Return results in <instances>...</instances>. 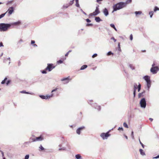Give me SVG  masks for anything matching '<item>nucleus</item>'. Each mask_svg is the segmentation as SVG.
<instances>
[{
  "mask_svg": "<svg viewBox=\"0 0 159 159\" xmlns=\"http://www.w3.org/2000/svg\"><path fill=\"white\" fill-rule=\"evenodd\" d=\"M33 46L34 47H37V45L35 44H33Z\"/></svg>",
  "mask_w": 159,
  "mask_h": 159,
  "instance_id": "bf43d9fd",
  "label": "nucleus"
},
{
  "mask_svg": "<svg viewBox=\"0 0 159 159\" xmlns=\"http://www.w3.org/2000/svg\"><path fill=\"white\" fill-rule=\"evenodd\" d=\"M111 39H113L114 42H116V39L113 37H111Z\"/></svg>",
  "mask_w": 159,
  "mask_h": 159,
  "instance_id": "ea45409f",
  "label": "nucleus"
},
{
  "mask_svg": "<svg viewBox=\"0 0 159 159\" xmlns=\"http://www.w3.org/2000/svg\"><path fill=\"white\" fill-rule=\"evenodd\" d=\"M21 24V22L20 21H18L16 22L11 23L10 24L11 25V26L12 25H20Z\"/></svg>",
  "mask_w": 159,
  "mask_h": 159,
  "instance_id": "f8f14e48",
  "label": "nucleus"
},
{
  "mask_svg": "<svg viewBox=\"0 0 159 159\" xmlns=\"http://www.w3.org/2000/svg\"><path fill=\"white\" fill-rule=\"evenodd\" d=\"M69 77H67V78H63V79H61V80L62 81L66 80V83H68L69 82V80H70L69 79Z\"/></svg>",
  "mask_w": 159,
  "mask_h": 159,
  "instance_id": "4468645a",
  "label": "nucleus"
},
{
  "mask_svg": "<svg viewBox=\"0 0 159 159\" xmlns=\"http://www.w3.org/2000/svg\"><path fill=\"white\" fill-rule=\"evenodd\" d=\"M46 70H43L42 71V72L43 74H46L47 73Z\"/></svg>",
  "mask_w": 159,
  "mask_h": 159,
  "instance_id": "4c0bfd02",
  "label": "nucleus"
},
{
  "mask_svg": "<svg viewBox=\"0 0 159 159\" xmlns=\"http://www.w3.org/2000/svg\"><path fill=\"white\" fill-rule=\"evenodd\" d=\"M118 50L119 51H121V49H120V47H118Z\"/></svg>",
  "mask_w": 159,
  "mask_h": 159,
  "instance_id": "680f3d73",
  "label": "nucleus"
},
{
  "mask_svg": "<svg viewBox=\"0 0 159 159\" xmlns=\"http://www.w3.org/2000/svg\"><path fill=\"white\" fill-rule=\"evenodd\" d=\"M98 109L99 110H100L101 109V107H100V106H98Z\"/></svg>",
  "mask_w": 159,
  "mask_h": 159,
  "instance_id": "864d4df0",
  "label": "nucleus"
},
{
  "mask_svg": "<svg viewBox=\"0 0 159 159\" xmlns=\"http://www.w3.org/2000/svg\"><path fill=\"white\" fill-rule=\"evenodd\" d=\"M66 150V149L65 148H60L59 149V150Z\"/></svg>",
  "mask_w": 159,
  "mask_h": 159,
  "instance_id": "49530a36",
  "label": "nucleus"
},
{
  "mask_svg": "<svg viewBox=\"0 0 159 159\" xmlns=\"http://www.w3.org/2000/svg\"><path fill=\"white\" fill-rule=\"evenodd\" d=\"M87 67V66L86 65H84L81 66L80 68V70H83L85 69Z\"/></svg>",
  "mask_w": 159,
  "mask_h": 159,
  "instance_id": "412c9836",
  "label": "nucleus"
},
{
  "mask_svg": "<svg viewBox=\"0 0 159 159\" xmlns=\"http://www.w3.org/2000/svg\"><path fill=\"white\" fill-rule=\"evenodd\" d=\"M6 13H3L0 15V19L3 17L5 15Z\"/></svg>",
  "mask_w": 159,
  "mask_h": 159,
  "instance_id": "c756f323",
  "label": "nucleus"
},
{
  "mask_svg": "<svg viewBox=\"0 0 159 159\" xmlns=\"http://www.w3.org/2000/svg\"><path fill=\"white\" fill-rule=\"evenodd\" d=\"M111 54H113V53L111 52H109L108 53H107V55H111Z\"/></svg>",
  "mask_w": 159,
  "mask_h": 159,
  "instance_id": "a18cd8bd",
  "label": "nucleus"
},
{
  "mask_svg": "<svg viewBox=\"0 0 159 159\" xmlns=\"http://www.w3.org/2000/svg\"><path fill=\"white\" fill-rule=\"evenodd\" d=\"M132 2V0H127L125 2H124V3L125 4V7L127 5L131 3Z\"/></svg>",
  "mask_w": 159,
  "mask_h": 159,
  "instance_id": "2eb2a0df",
  "label": "nucleus"
},
{
  "mask_svg": "<svg viewBox=\"0 0 159 159\" xmlns=\"http://www.w3.org/2000/svg\"><path fill=\"white\" fill-rule=\"evenodd\" d=\"M143 93V92H142V93H139V94H138V97H139V98H140L142 96V94Z\"/></svg>",
  "mask_w": 159,
  "mask_h": 159,
  "instance_id": "2f4dec72",
  "label": "nucleus"
},
{
  "mask_svg": "<svg viewBox=\"0 0 159 159\" xmlns=\"http://www.w3.org/2000/svg\"><path fill=\"white\" fill-rule=\"evenodd\" d=\"M142 12L141 11H136L135 12L136 15L137 16L138 15H140L142 14Z\"/></svg>",
  "mask_w": 159,
  "mask_h": 159,
  "instance_id": "4be33fe9",
  "label": "nucleus"
},
{
  "mask_svg": "<svg viewBox=\"0 0 159 159\" xmlns=\"http://www.w3.org/2000/svg\"><path fill=\"white\" fill-rule=\"evenodd\" d=\"M97 56V54H96V53H95L94 54L93 56H92V57L93 58H94L96 57Z\"/></svg>",
  "mask_w": 159,
  "mask_h": 159,
  "instance_id": "c9c22d12",
  "label": "nucleus"
},
{
  "mask_svg": "<svg viewBox=\"0 0 159 159\" xmlns=\"http://www.w3.org/2000/svg\"><path fill=\"white\" fill-rule=\"evenodd\" d=\"M39 148V151H44L45 150L44 148L43 147L42 145H40Z\"/></svg>",
  "mask_w": 159,
  "mask_h": 159,
  "instance_id": "aec40b11",
  "label": "nucleus"
},
{
  "mask_svg": "<svg viewBox=\"0 0 159 159\" xmlns=\"http://www.w3.org/2000/svg\"><path fill=\"white\" fill-rule=\"evenodd\" d=\"M98 7H99V6H97L96 7V10H95V11H95V12L97 13L98 14L99 13H100V11L99 10Z\"/></svg>",
  "mask_w": 159,
  "mask_h": 159,
  "instance_id": "dca6fc26",
  "label": "nucleus"
},
{
  "mask_svg": "<svg viewBox=\"0 0 159 159\" xmlns=\"http://www.w3.org/2000/svg\"><path fill=\"white\" fill-rule=\"evenodd\" d=\"M20 92L21 93H26V94H29V93H28L27 92H26L25 91H21Z\"/></svg>",
  "mask_w": 159,
  "mask_h": 159,
  "instance_id": "473e14b6",
  "label": "nucleus"
},
{
  "mask_svg": "<svg viewBox=\"0 0 159 159\" xmlns=\"http://www.w3.org/2000/svg\"><path fill=\"white\" fill-rule=\"evenodd\" d=\"M138 85L136 84H135L134 85V90H135L136 91V89L137 88Z\"/></svg>",
  "mask_w": 159,
  "mask_h": 159,
  "instance_id": "b1692460",
  "label": "nucleus"
},
{
  "mask_svg": "<svg viewBox=\"0 0 159 159\" xmlns=\"http://www.w3.org/2000/svg\"><path fill=\"white\" fill-rule=\"evenodd\" d=\"M141 85L140 84H139L138 86V91L139 92L141 89Z\"/></svg>",
  "mask_w": 159,
  "mask_h": 159,
  "instance_id": "bb28decb",
  "label": "nucleus"
},
{
  "mask_svg": "<svg viewBox=\"0 0 159 159\" xmlns=\"http://www.w3.org/2000/svg\"><path fill=\"white\" fill-rule=\"evenodd\" d=\"M140 104L141 107L143 108H145L146 105V103L144 98H143L140 101Z\"/></svg>",
  "mask_w": 159,
  "mask_h": 159,
  "instance_id": "423d86ee",
  "label": "nucleus"
},
{
  "mask_svg": "<svg viewBox=\"0 0 159 159\" xmlns=\"http://www.w3.org/2000/svg\"><path fill=\"white\" fill-rule=\"evenodd\" d=\"M63 61L61 60H59L57 61V63L59 64H61L63 63Z\"/></svg>",
  "mask_w": 159,
  "mask_h": 159,
  "instance_id": "7c9ffc66",
  "label": "nucleus"
},
{
  "mask_svg": "<svg viewBox=\"0 0 159 159\" xmlns=\"http://www.w3.org/2000/svg\"><path fill=\"white\" fill-rule=\"evenodd\" d=\"M133 39V36L132 34H131L130 36V39L131 40H132Z\"/></svg>",
  "mask_w": 159,
  "mask_h": 159,
  "instance_id": "f704fd0d",
  "label": "nucleus"
},
{
  "mask_svg": "<svg viewBox=\"0 0 159 159\" xmlns=\"http://www.w3.org/2000/svg\"><path fill=\"white\" fill-rule=\"evenodd\" d=\"M43 139V137L41 135L39 137H36L35 138H32L31 139L32 142H35L36 141H41Z\"/></svg>",
  "mask_w": 159,
  "mask_h": 159,
  "instance_id": "6e6552de",
  "label": "nucleus"
},
{
  "mask_svg": "<svg viewBox=\"0 0 159 159\" xmlns=\"http://www.w3.org/2000/svg\"><path fill=\"white\" fill-rule=\"evenodd\" d=\"M139 152H140V154L143 155V156H144V155H145V153H144V152H143V150L142 149H139Z\"/></svg>",
  "mask_w": 159,
  "mask_h": 159,
  "instance_id": "a211bd4d",
  "label": "nucleus"
},
{
  "mask_svg": "<svg viewBox=\"0 0 159 159\" xmlns=\"http://www.w3.org/2000/svg\"><path fill=\"white\" fill-rule=\"evenodd\" d=\"M69 53L68 52H67V53L65 54V56H66V57L67 56H68V55Z\"/></svg>",
  "mask_w": 159,
  "mask_h": 159,
  "instance_id": "13d9d810",
  "label": "nucleus"
},
{
  "mask_svg": "<svg viewBox=\"0 0 159 159\" xmlns=\"http://www.w3.org/2000/svg\"><path fill=\"white\" fill-rule=\"evenodd\" d=\"M118 130H121L122 131L123 130V129L122 128V127H119L118 129Z\"/></svg>",
  "mask_w": 159,
  "mask_h": 159,
  "instance_id": "79ce46f5",
  "label": "nucleus"
},
{
  "mask_svg": "<svg viewBox=\"0 0 159 159\" xmlns=\"http://www.w3.org/2000/svg\"><path fill=\"white\" fill-rule=\"evenodd\" d=\"M155 63H153L152 65V67H155Z\"/></svg>",
  "mask_w": 159,
  "mask_h": 159,
  "instance_id": "603ef678",
  "label": "nucleus"
},
{
  "mask_svg": "<svg viewBox=\"0 0 159 159\" xmlns=\"http://www.w3.org/2000/svg\"><path fill=\"white\" fill-rule=\"evenodd\" d=\"M129 66H130V67L132 69H134V67H132V65H129Z\"/></svg>",
  "mask_w": 159,
  "mask_h": 159,
  "instance_id": "5fc2aeb1",
  "label": "nucleus"
},
{
  "mask_svg": "<svg viewBox=\"0 0 159 159\" xmlns=\"http://www.w3.org/2000/svg\"><path fill=\"white\" fill-rule=\"evenodd\" d=\"M3 46V45L2 43V42H1L0 43V47Z\"/></svg>",
  "mask_w": 159,
  "mask_h": 159,
  "instance_id": "3c124183",
  "label": "nucleus"
},
{
  "mask_svg": "<svg viewBox=\"0 0 159 159\" xmlns=\"http://www.w3.org/2000/svg\"><path fill=\"white\" fill-rule=\"evenodd\" d=\"M47 65L45 70H48V71H51L55 67L53 64H48Z\"/></svg>",
  "mask_w": 159,
  "mask_h": 159,
  "instance_id": "20e7f679",
  "label": "nucleus"
},
{
  "mask_svg": "<svg viewBox=\"0 0 159 159\" xmlns=\"http://www.w3.org/2000/svg\"><path fill=\"white\" fill-rule=\"evenodd\" d=\"M29 157V155H26L25 157V159H28Z\"/></svg>",
  "mask_w": 159,
  "mask_h": 159,
  "instance_id": "72a5a7b5",
  "label": "nucleus"
},
{
  "mask_svg": "<svg viewBox=\"0 0 159 159\" xmlns=\"http://www.w3.org/2000/svg\"><path fill=\"white\" fill-rule=\"evenodd\" d=\"M90 25H92V24H87V26H90Z\"/></svg>",
  "mask_w": 159,
  "mask_h": 159,
  "instance_id": "e2e57ef3",
  "label": "nucleus"
},
{
  "mask_svg": "<svg viewBox=\"0 0 159 159\" xmlns=\"http://www.w3.org/2000/svg\"><path fill=\"white\" fill-rule=\"evenodd\" d=\"M139 140V142H140V144L141 145H142V147H143V148H144V145L143 144V143H142V142H141V141H140V139Z\"/></svg>",
  "mask_w": 159,
  "mask_h": 159,
  "instance_id": "e433bc0d",
  "label": "nucleus"
},
{
  "mask_svg": "<svg viewBox=\"0 0 159 159\" xmlns=\"http://www.w3.org/2000/svg\"><path fill=\"white\" fill-rule=\"evenodd\" d=\"M35 43V41L34 40H31V44H34Z\"/></svg>",
  "mask_w": 159,
  "mask_h": 159,
  "instance_id": "de8ad7c7",
  "label": "nucleus"
},
{
  "mask_svg": "<svg viewBox=\"0 0 159 159\" xmlns=\"http://www.w3.org/2000/svg\"><path fill=\"white\" fill-rule=\"evenodd\" d=\"M86 20L87 22H91V20L89 19H86Z\"/></svg>",
  "mask_w": 159,
  "mask_h": 159,
  "instance_id": "37998d69",
  "label": "nucleus"
},
{
  "mask_svg": "<svg viewBox=\"0 0 159 159\" xmlns=\"http://www.w3.org/2000/svg\"><path fill=\"white\" fill-rule=\"evenodd\" d=\"M71 52V50H69L68 52L69 53Z\"/></svg>",
  "mask_w": 159,
  "mask_h": 159,
  "instance_id": "338daca9",
  "label": "nucleus"
},
{
  "mask_svg": "<svg viewBox=\"0 0 159 159\" xmlns=\"http://www.w3.org/2000/svg\"><path fill=\"white\" fill-rule=\"evenodd\" d=\"M159 158V155L157 156L154 157V158Z\"/></svg>",
  "mask_w": 159,
  "mask_h": 159,
  "instance_id": "6e6d98bb",
  "label": "nucleus"
},
{
  "mask_svg": "<svg viewBox=\"0 0 159 159\" xmlns=\"http://www.w3.org/2000/svg\"><path fill=\"white\" fill-rule=\"evenodd\" d=\"M76 3V6L77 7H78L79 6V4H78L77 3Z\"/></svg>",
  "mask_w": 159,
  "mask_h": 159,
  "instance_id": "0e129e2a",
  "label": "nucleus"
},
{
  "mask_svg": "<svg viewBox=\"0 0 159 159\" xmlns=\"http://www.w3.org/2000/svg\"><path fill=\"white\" fill-rule=\"evenodd\" d=\"M11 26V25L8 24H0V31H4L7 30Z\"/></svg>",
  "mask_w": 159,
  "mask_h": 159,
  "instance_id": "f257e3e1",
  "label": "nucleus"
},
{
  "mask_svg": "<svg viewBox=\"0 0 159 159\" xmlns=\"http://www.w3.org/2000/svg\"><path fill=\"white\" fill-rule=\"evenodd\" d=\"M7 78H5L4 80H2L1 82V84H5L6 82V81L7 80Z\"/></svg>",
  "mask_w": 159,
  "mask_h": 159,
  "instance_id": "5701e85b",
  "label": "nucleus"
},
{
  "mask_svg": "<svg viewBox=\"0 0 159 159\" xmlns=\"http://www.w3.org/2000/svg\"><path fill=\"white\" fill-rule=\"evenodd\" d=\"M13 11V8L12 7H11L9 8L7 12H8L9 14L11 15Z\"/></svg>",
  "mask_w": 159,
  "mask_h": 159,
  "instance_id": "9b49d317",
  "label": "nucleus"
},
{
  "mask_svg": "<svg viewBox=\"0 0 159 159\" xmlns=\"http://www.w3.org/2000/svg\"><path fill=\"white\" fill-rule=\"evenodd\" d=\"M158 10H159V8L157 7H155L154 10V11L155 12Z\"/></svg>",
  "mask_w": 159,
  "mask_h": 159,
  "instance_id": "a878e982",
  "label": "nucleus"
},
{
  "mask_svg": "<svg viewBox=\"0 0 159 159\" xmlns=\"http://www.w3.org/2000/svg\"><path fill=\"white\" fill-rule=\"evenodd\" d=\"M57 89H58L57 88H56L55 89H54L52 90V92H52H52H54V91H57Z\"/></svg>",
  "mask_w": 159,
  "mask_h": 159,
  "instance_id": "c03bdc74",
  "label": "nucleus"
},
{
  "mask_svg": "<svg viewBox=\"0 0 159 159\" xmlns=\"http://www.w3.org/2000/svg\"><path fill=\"white\" fill-rule=\"evenodd\" d=\"M109 131H108L106 133H102L101 134L100 136L103 139H107L108 137L110 135V134H109Z\"/></svg>",
  "mask_w": 159,
  "mask_h": 159,
  "instance_id": "39448f33",
  "label": "nucleus"
},
{
  "mask_svg": "<svg viewBox=\"0 0 159 159\" xmlns=\"http://www.w3.org/2000/svg\"><path fill=\"white\" fill-rule=\"evenodd\" d=\"M143 79L146 81L147 83V86L148 89L151 86V82L150 81V77L149 76L146 75L143 77Z\"/></svg>",
  "mask_w": 159,
  "mask_h": 159,
  "instance_id": "7ed1b4c3",
  "label": "nucleus"
},
{
  "mask_svg": "<svg viewBox=\"0 0 159 159\" xmlns=\"http://www.w3.org/2000/svg\"><path fill=\"white\" fill-rule=\"evenodd\" d=\"M103 12L106 16H107L109 14L108 11L106 8H105L103 10Z\"/></svg>",
  "mask_w": 159,
  "mask_h": 159,
  "instance_id": "ddd939ff",
  "label": "nucleus"
},
{
  "mask_svg": "<svg viewBox=\"0 0 159 159\" xmlns=\"http://www.w3.org/2000/svg\"><path fill=\"white\" fill-rule=\"evenodd\" d=\"M123 126H124V127H125L126 128H128V125H127L126 124V123L125 122H124L123 123Z\"/></svg>",
  "mask_w": 159,
  "mask_h": 159,
  "instance_id": "393cba45",
  "label": "nucleus"
},
{
  "mask_svg": "<svg viewBox=\"0 0 159 159\" xmlns=\"http://www.w3.org/2000/svg\"><path fill=\"white\" fill-rule=\"evenodd\" d=\"M135 92H136V91H135V90L134 91L133 94H134V97H135Z\"/></svg>",
  "mask_w": 159,
  "mask_h": 159,
  "instance_id": "8fccbe9b",
  "label": "nucleus"
},
{
  "mask_svg": "<svg viewBox=\"0 0 159 159\" xmlns=\"http://www.w3.org/2000/svg\"><path fill=\"white\" fill-rule=\"evenodd\" d=\"M159 70V68L158 66L152 67L150 69L151 72L153 74L157 73V71Z\"/></svg>",
  "mask_w": 159,
  "mask_h": 159,
  "instance_id": "0eeeda50",
  "label": "nucleus"
},
{
  "mask_svg": "<svg viewBox=\"0 0 159 159\" xmlns=\"http://www.w3.org/2000/svg\"><path fill=\"white\" fill-rule=\"evenodd\" d=\"M98 14L97 13L95 12V11H94L93 13H90L89 16H95L97 15Z\"/></svg>",
  "mask_w": 159,
  "mask_h": 159,
  "instance_id": "6ab92c4d",
  "label": "nucleus"
},
{
  "mask_svg": "<svg viewBox=\"0 0 159 159\" xmlns=\"http://www.w3.org/2000/svg\"><path fill=\"white\" fill-rule=\"evenodd\" d=\"M95 20L96 21L98 22H99L100 21L102 20L99 17H96L95 18Z\"/></svg>",
  "mask_w": 159,
  "mask_h": 159,
  "instance_id": "f3484780",
  "label": "nucleus"
},
{
  "mask_svg": "<svg viewBox=\"0 0 159 159\" xmlns=\"http://www.w3.org/2000/svg\"><path fill=\"white\" fill-rule=\"evenodd\" d=\"M53 94H52L51 96L50 95H41L40 96V98L43 99H48L50 98L51 97H52Z\"/></svg>",
  "mask_w": 159,
  "mask_h": 159,
  "instance_id": "1a4fd4ad",
  "label": "nucleus"
},
{
  "mask_svg": "<svg viewBox=\"0 0 159 159\" xmlns=\"http://www.w3.org/2000/svg\"><path fill=\"white\" fill-rule=\"evenodd\" d=\"M110 26L111 27H112L113 28H115V27L114 25L113 24H111L110 25Z\"/></svg>",
  "mask_w": 159,
  "mask_h": 159,
  "instance_id": "58836bf2",
  "label": "nucleus"
},
{
  "mask_svg": "<svg viewBox=\"0 0 159 159\" xmlns=\"http://www.w3.org/2000/svg\"><path fill=\"white\" fill-rule=\"evenodd\" d=\"M74 3L73 0H72V1H70V2L69 3V6L72 5Z\"/></svg>",
  "mask_w": 159,
  "mask_h": 159,
  "instance_id": "c85d7f7f",
  "label": "nucleus"
},
{
  "mask_svg": "<svg viewBox=\"0 0 159 159\" xmlns=\"http://www.w3.org/2000/svg\"><path fill=\"white\" fill-rule=\"evenodd\" d=\"M11 81L10 80H8L6 83V84L8 85L10 82Z\"/></svg>",
  "mask_w": 159,
  "mask_h": 159,
  "instance_id": "a19ab883",
  "label": "nucleus"
},
{
  "mask_svg": "<svg viewBox=\"0 0 159 159\" xmlns=\"http://www.w3.org/2000/svg\"><path fill=\"white\" fill-rule=\"evenodd\" d=\"M125 4L124 2H120L114 5L113 7V11H116L125 7Z\"/></svg>",
  "mask_w": 159,
  "mask_h": 159,
  "instance_id": "f03ea898",
  "label": "nucleus"
},
{
  "mask_svg": "<svg viewBox=\"0 0 159 159\" xmlns=\"http://www.w3.org/2000/svg\"><path fill=\"white\" fill-rule=\"evenodd\" d=\"M118 47H120V43H118Z\"/></svg>",
  "mask_w": 159,
  "mask_h": 159,
  "instance_id": "69168bd1",
  "label": "nucleus"
},
{
  "mask_svg": "<svg viewBox=\"0 0 159 159\" xmlns=\"http://www.w3.org/2000/svg\"><path fill=\"white\" fill-rule=\"evenodd\" d=\"M125 138H126V139H128V137H127V136H125Z\"/></svg>",
  "mask_w": 159,
  "mask_h": 159,
  "instance_id": "774afa93",
  "label": "nucleus"
},
{
  "mask_svg": "<svg viewBox=\"0 0 159 159\" xmlns=\"http://www.w3.org/2000/svg\"><path fill=\"white\" fill-rule=\"evenodd\" d=\"M85 129V127L84 126H82L79 128L76 131L77 134H80V132L81 130L84 129Z\"/></svg>",
  "mask_w": 159,
  "mask_h": 159,
  "instance_id": "9d476101",
  "label": "nucleus"
},
{
  "mask_svg": "<svg viewBox=\"0 0 159 159\" xmlns=\"http://www.w3.org/2000/svg\"><path fill=\"white\" fill-rule=\"evenodd\" d=\"M131 135L132 136V138H134V132L133 131H132L131 132Z\"/></svg>",
  "mask_w": 159,
  "mask_h": 159,
  "instance_id": "09e8293b",
  "label": "nucleus"
},
{
  "mask_svg": "<svg viewBox=\"0 0 159 159\" xmlns=\"http://www.w3.org/2000/svg\"><path fill=\"white\" fill-rule=\"evenodd\" d=\"M149 120L151 121H152L153 120V119L152 118H150Z\"/></svg>",
  "mask_w": 159,
  "mask_h": 159,
  "instance_id": "4d7b16f0",
  "label": "nucleus"
},
{
  "mask_svg": "<svg viewBox=\"0 0 159 159\" xmlns=\"http://www.w3.org/2000/svg\"><path fill=\"white\" fill-rule=\"evenodd\" d=\"M102 0H97V2H99V1H102Z\"/></svg>",
  "mask_w": 159,
  "mask_h": 159,
  "instance_id": "052dcab7",
  "label": "nucleus"
},
{
  "mask_svg": "<svg viewBox=\"0 0 159 159\" xmlns=\"http://www.w3.org/2000/svg\"><path fill=\"white\" fill-rule=\"evenodd\" d=\"M153 14V12L152 11H150L149 13V14L150 15V17H152Z\"/></svg>",
  "mask_w": 159,
  "mask_h": 159,
  "instance_id": "cd10ccee",
  "label": "nucleus"
}]
</instances>
